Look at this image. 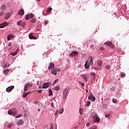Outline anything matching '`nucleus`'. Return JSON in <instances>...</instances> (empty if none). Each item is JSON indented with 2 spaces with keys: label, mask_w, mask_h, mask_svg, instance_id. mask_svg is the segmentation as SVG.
<instances>
[{
  "label": "nucleus",
  "mask_w": 129,
  "mask_h": 129,
  "mask_svg": "<svg viewBox=\"0 0 129 129\" xmlns=\"http://www.w3.org/2000/svg\"><path fill=\"white\" fill-rule=\"evenodd\" d=\"M90 65H93V57L90 56L88 60L86 61L85 64V68L86 69H89Z\"/></svg>",
  "instance_id": "f257e3e1"
},
{
  "label": "nucleus",
  "mask_w": 129,
  "mask_h": 129,
  "mask_svg": "<svg viewBox=\"0 0 129 129\" xmlns=\"http://www.w3.org/2000/svg\"><path fill=\"white\" fill-rule=\"evenodd\" d=\"M91 117L92 118H93V121L94 122H99L100 121V119L98 118V116H97V114L94 112H92L91 113Z\"/></svg>",
  "instance_id": "f03ea898"
},
{
  "label": "nucleus",
  "mask_w": 129,
  "mask_h": 129,
  "mask_svg": "<svg viewBox=\"0 0 129 129\" xmlns=\"http://www.w3.org/2000/svg\"><path fill=\"white\" fill-rule=\"evenodd\" d=\"M57 72H60L59 69H56V68H53L52 70H51V74H53V75H55V76H57V74H58Z\"/></svg>",
  "instance_id": "7ed1b4c3"
},
{
  "label": "nucleus",
  "mask_w": 129,
  "mask_h": 129,
  "mask_svg": "<svg viewBox=\"0 0 129 129\" xmlns=\"http://www.w3.org/2000/svg\"><path fill=\"white\" fill-rule=\"evenodd\" d=\"M8 114H10L13 115V116H15L17 114V110L15 109H12L11 110H9L8 112Z\"/></svg>",
  "instance_id": "20e7f679"
},
{
  "label": "nucleus",
  "mask_w": 129,
  "mask_h": 129,
  "mask_svg": "<svg viewBox=\"0 0 129 129\" xmlns=\"http://www.w3.org/2000/svg\"><path fill=\"white\" fill-rule=\"evenodd\" d=\"M33 86V84L31 83H27L24 86V91H27L29 89V87H32Z\"/></svg>",
  "instance_id": "39448f33"
},
{
  "label": "nucleus",
  "mask_w": 129,
  "mask_h": 129,
  "mask_svg": "<svg viewBox=\"0 0 129 129\" xmlns=\"http://www.w3.org/2000/svg\"><path fill=\"white\" fill-rule=\"evenodd\" d=\"M88 99L93 102V101H95V97L93 96V94H90L88 96Z\"/></svg>",
  "instance_id": "423d86ee"
},
{
  "label": "nucleus",
  "mask_w": 129,
  "mask_h": 129,
  "mask_svg": "<svg viewBox=\"0 0 129 129\" xmlns=\"http://www.w3.org/2000/svg\"><path fill=\"white\" fill-rule=\"evenodd\" d=\"M67 93H68V89H64L63 91L62 97L63 99H65L67 97Z\"/></svg>",
  "instance_id": "0eeeda50"
},
{
  "label": "nucleus",
  "mask_w": 129,
  "mask_h": 129,
  "mask_svg": "<svg viewBox=\"0 0 129 129\" xmlns=\"http://www.w3.org/2000/svg\"><path fill=\"white\" fill-rule=\"evenodd\" d=\"M9 25V23L7 22H4L1 24H0V29H3L5 28V27H7V26Z\"/></svg>",
  "instance_id": "6e6552de"
},
{
  "label": "nucleus",
  "mask_w": 129,
  "mask_h": 129,
  "mask_svg": "<svg viewBox=\"0 0 129 129\" xmlns=\"http://www.w3.org/2000/svg\"><path fill=\"white\" fill-rule=\"evenodd\" d=\"M78 55V52L76 51H72L70 54H69V56L70 57H75V56H77Z\"/></svg>",
  "instance_id": "1a4fd4ad"
},
{
  "label": "nucleus",
  "mask_w": 129,
  "mask_h": 129,
  "mask_svg": "<svg viewBox=\"0 0 129 129\" xmlns=\"http://www.w3.org/2000/svg\"><path fill=\"white\" fill-rule=\"evenodd\" d=\"M50 84H51L50 83H45L42 85V88L46 89L50 86Z\"/></svg>",
  "instance_id": "9d476101"
},
{
  "label": "nucleus",
  "mask_w": 129,
  "mask_h": 129,
  "mask_svg": "<svg viewBox=\"0 0 129 129\" xmlns=\"http://www.w3.org/2000/svg\"><path fill=\"white\" fill-rule=\"evenodd\" d=\"M15 88V86H11L10 87H8L7 89H6V91L7 92H11V91H12V90H13Z\"/></svg>",
  "instance_id": "9b49d317"
},
{
  "label": "nucleus",
  "mask_w": 129,
  "mask_h": 129,
  "mask_svg": "<svg viewBox=\"0 0 129 129\" xmlns=\"http://www.w3.org/2000/svg\"><path fill=\"white\" fill-rule=\"evenodd\" d=\"M55 66V64L53 62H50L49 65L48 66V70H51V69H53Z\"/></svg>",
  "instance_id": "f8f14e48"
},
{
  "label": "nucleus",
  "mask_w": 129,
  "mask_h": 129,
  "mask_svg": "<svg viewBox=\"0 0 129 129\" xmlns=\"http://www.w3.org/2000/svg\"><path fill=\"white\" fill-rule=\"evenodd\" d=\"M105 45H107V46H108L109 47H110V48H113V47H114L113 46V44H112V43L109 42H105Z\"/></svg>",
  "instance_id": "ddd939ff"
},
{
  "label": "nucleus",
  "mask_w": 129,
  "mask_h": 129,
  "mask_svg": "<svg viewBox=\"0 0 129 129\" xmlns=\"http://www.w3.org/2000/svg\"><path fill=\"white\" fill-rule=\"evenodd\" d=\"M29 37L31 40H37V37L33 36V33L30 34Z\"/></svg>",
  "instance_id": "4468645a"
},
{
  "label": "nucleus",
  "mask_w": 129,
  "mask_h": 129,
  "mask_svg": "<svg viewBox=\"0 0 129 129\" xmlns=\"http://www.w3.org/2000/svg\"><path fill=\"white\" fill-rule=\"evenodd\" d=\"M24 14H25V12L23 9H21L18 12V15H20V16H23Z\"/></svg>",
  "instance_id": "2eb2a0df"
},
{
  "label": "nucleus",
  "mask_w": 129,
  "mask_h": 129,
  "mask_svg": "<svg viewBox=\"0 0 129 129\" xmlns=\"http://www.w3.org/2000/svg\"><path fill=\"white\" fill-rule=\"evenodd\" d=\"M82 77L84 79L85 81H87L88 80V76L83 75Z\"/></svg>",
  "instance_id": "dca6fc26"
},
{
  "label": "nucleus",
  "mask_w": 129,
  "mask_h": 129,
  "mask_svg": "<svg viewBox=\"0 0 129 129\" xmlns=\"http://www.w3.org/2000/svg\"><path fill=\"white\" fill-rule=\"evenodd\" d=\"M10 17H11V14L10 13H7L6 16H5V20H8Z\"/></svg>",
  "instance_id": "f3484780"
},
{
  "label": "nucleus",
  "mask_w": 129,
  "mask_h": 129,
  "mask_svg": "<svg viewBox=\"0 0 129 129\" xmlns=\"http://www.w3.org/2000/svg\"><path fill=\"white\" fill-rule=\"evenodd\" d=\"M14 35H12V34H10L9 35H8L7 36V40L8 41H10V40H11V39H12V38H13Z\"/></svg>",
  "instance_id": "a211bd4d"
},
{
  "label": "nucleus",
  "mask_w": 129,
  "mask_h": 129,
  "mask_svg": "<svg viewBox=\"0 0 129 129\" xmlns=\"http://www.w3.org/2000/svg\"><path fill=\"white\" fill-rule=\"evenodd\" d=\"M9 72H10V69H6L3 71L4 74H5V75L8 74Z\"/></svg>",
  "instance_id": "6ab92c4d"
},
{
  "label": "nucleus",
  "mask_w": 129,
  "mask_h": 129,
  "mask_svg": "<svg viewBox=\"0 0 129 129\" xmlns=\"http://www.w3.org/2000/svg\"><path fill=\"white\" fill-rule=\"evenodd\" d=\"M29 93H30V92L24 93L23 95H22V97H26L27 95H28V94H29Z\"/></svg>",
  "instance_id": "aec40b11"
},
{
  "label": "nucleus",
  "mask_w": 129,
  "mask_h": 129,
  "mask_svg": "<svg viewBox=\"0 0 129 129\" xmlns=\"http://www.w3.org/2000/svg\"><path fill=\"white\" fill-rule=\"evenodd\" d=\"M48 92H49V96H50V95H52L53 94V93L52 92V90L51 89H50L48 90Z\"/></svg>",
  "instance_id": "412c9836"
},
{
  "label": "nucleus",
  "mask_w": 129,
  "mask_h": 129,
  "mask_svg": "<svg viewBox=\"0 0 129 129\" xmlns=\"http://www.w3.org/2000/svg\"><path fill=\"white\" fill-rule=\"evenodd\" d=\"M98 65L99 67L101 66V65H102V61L101 60H98Z\"/></svg>",
  "instance_id": "4be33fe9"
},
{
  "label": "nucleus",
  "mask_w": 129,
  "mask_h": 129,
  "mask_svg": "<svg viewBox=\"0 0 129 129\" xmlns=\"http://www.w3.org/2000/svg\"><path fill=\"white\" fill-rule=\"evenodd\" d=\"M91 103V102L90 101H88L86 103V104L85 105V106H89V105H90V104Z\"/></svg>",
  "instance_id": "5701e85b"
},
{
  "label": "nucleus",
  "mask_w": 129,
  "mask_h": 129,
  "mask_svg": "<svg viewBox=\"0 0 129 129\" xmlns=\"http://www.w3.org/2000/svg\"><path fill=\"white\" fill-rule=\"evenodd\" d=\"M6 6L5 5H2L1 7V10H2V11H5L6 10Z\"/></svg>",
  "instance_id": "b1692460"
},
{
  "label": "nucleus",
  "mask_w": 129,
  "mask_h": 129,
  "mask_svg": "<svg viewBox=\"0 0 129 129\" xmlns=\"http://www.w3.org/2000/svg\"><path fill=\"white\" fill-rule=\"evenodd\" d=\"M28 16L29 17V18H31V19H33L34 18V14H28Z\"/></svg>",
  "instance_id": "393cba45"
},
{
  "label": "nucleus",
  "mask_w": 129,
  "mask_h": 129,
  "mask_svg": "<svg viewBox=\"0 0 129 129\" xmlns=\"http://www.w3.org/2000/svg\"><path fill=\"white\" fill-rule=\"evenodd\" d=\"M59 81V79H56L53 83H52V85H55V84H56V83H57V82Z\"/></svg>",
  "instance_id": "a878e982"
},
{
  "label": "nucleus",
  "mask_w": 129,
  "mask_h": 129,
  "mask_svg": "<svg viewBox=\"0 0 129 129\" xmlns=\"http://www.w3.org/2000/svg\"><path fill=\"white\" fill-rule=\"evenodd\" d=\"M59 89H60V87H59V86H55V88H54V90H56V91H57V90H59Z\"/></svg>",
  "instance_id": "bb28decb"
},
{
  "label": "nucleus",
  "mask_w": 129,
  "mask_h": 129,
  "mask_svg": "<svg viewBox=\"0 0 129 129\" xmlns=\"http://www.w3.org/2000/svg\"><path fill=\"white\" fill-rule=\"evenodd\" d=\"M23 123H24V121H23V120H21V121H18V124L19 125H21V124H23Z\"/></svg>",
  "instance_id": "cd10ccee"
},
{
  "label": "nucleus",
  "mask_w": 129,
  "mask_h": 129,
  "mask_svg": "<svg viewBox=\"0 0 129 129\" xmlns=\"http://www.w3.org/2000/svg\"><path fill=\"white\" fill-rule=\"evenodd\" d=\"M29 19H30V16H29V14H27L25 16V19L26 20V21H28V20H29Z\"/></svg>",
  "instance_id": "c85d7f7f"
},
{
  "label": "nucleus",
  "mask_w": 129,
  "mask_h": 129,
  "mask_svg": "<svg viewBox=\"0 0 129 129\" xmlns=\"http://www.w3.org/2000/svg\"><path fill=\"white\" fill-rule=\"evenodd\" d=\"M125 77V74L124 73H121V78H123V77Z\"/></svg>",
  "instance_id": "c756f323"
},
{
  "label": "nucleus",
  "mask_w": 129,
  "mask_h": 129,
  "mask_svg": "<svg viewBox=\"0 0 129 129\" xmlns=\"http://www.w3.org/2000/svg\"><path fill=\"white\" fill-rule=\"evenodd\" d=\"M112 102H113V103H116V102H117V100L116 99L113 98Z\"/></svg>",
  "instance_id": "7c9ffc66"
},
{
  "label": "nucleus",
  "mask_w": 129,
  "mask_h": 129,
  "mask_svg": "<svg viewBox=\"0 0 129 129\" xmlns=\"http://www.w3.org/2000/svg\"><path fill=\"white\" fill-rule=\"evenodd\" d=\"M52 11V8H49L47 9V13H50Z\"/></svg>",
  "instance_id": "2f4dec72"
},
{
  "label": "nucleus",
  "mask_w": 129,
  "mask_h": 129,
  "mask_svg": "<svg viewBox=\"0 0 129 129\" xmlns=\"http://www.w3.org/2000/svg\"><path fill=\"white\" fill-rule=\"evenodd\" d=\"M83 110H84L83 108H81V109H80V114H82V113H83Z\"/></svg>",
  "instance_id": "473e14b6"
},
{
  "label": "nucleus",
  "mask_w": 129,
  "mask_h": 129,
  "mask_svg": "<svg viewBox=\"0 0 129 129\" xmlns=\"http://www.w3.org/2000/svg\"><path fill=\"white\" fill-rule=\"evenodd\" d=\"M22 23V21H21L18 22L17 23V26H21V25H22V23Z\"/></svg>",
  "instance_id": "72a5a7b5"
},
{
  "label": "nucleus",
  "mask_w": 129,
  "mask_h": 129,
  "mask_svg": "<svg viewBox=\"0 0 129 129\" xmlns=\"http://www.w3.org/2000/svg\"><path fill=\"white\" fill-rule=\"evenodd\" d=\"M105 69H110V66H109V65L106 66Z\"/></svg>",
  "instance_id": "f704fd0d"
},
{
  "label": "nucleus",
  "mask_w": 129,
  "mask_h": 129,
  "mask_svg": "<svg viewBox=\"0 0 129 129\" xmlns=\"http://www.w3.org/2000/svg\"><path fill=\"white\" fill-rule=\"evenodd\" d=\"M12 56H15V55H17V51H15V52H13L11 54Z\"/></svg>",
  "instance_id": "c9c22d12"
},
{
  "label": "nucleus",
  "mask_w": 129,
  "mask_h": 129,
  "mask_svg": "<svg viewBox=\"0 0 129 129\" xmlns=\"http://www.w3.org/2000/svg\"><path fill=\"white\" fill-rule=\"evenodd\" d=\"M63 111H64V109H61L59 111V113H63Z\"/></svg>",
  "instance_id": "e433bc0d"
},
{
  "label": "nucleus",
  "mask_w": 129,
  "mask_h": 129,
  "mask_svg": "<svg viewBox=\"0 0 129 129\" xmlns=\"http://www.w3.org/2000/svg\"><path fill=\"white\" fill-rule=\"evenodd\" d=\"M50 129H54V126L53 125V123H52L50 124Z\"/></svg>",
  "instance_id": "4c0bfd02"
},
{
  "label": "nucleus",
  "mask_w": 129,
  "mask_h": 129,
  "mask_svg": "<svg viewBox=\"0 0 129 129\" xmlns=\"http://www.w3.org/2000/svg\"><path fill=\"white\" fill-rule=\"evenodd\" d=\"M58 112H59V110H56L55 112L54 113V115H57V114H58Z\"/></svg>",
  "instance_id": "58836bf2"
},
{
  "label": "nucleus",
  "mask_w": 129,
  "mask_h": 129,
  "mask_svg": "<svg viewBox=\"0 0 129 129\" xmlns=\"http://www.w3.org/2000/svg\"><path fill=\"white\" fill-rule=\"evenodd\" d=\"M36 19L34 18L32 19V21H31L30 22H32V23H36Z\"/></svg>",
  "instance_id": "ea45409f"
},
{
  "label": "nucleus",
  "mask_w": 129,
  "mask_h": 129,
  "mask_svg": "<svg viewBox=\"0 0 129 129\" xmlns=\"http://www.w3.org/2000/svg\"><path fill=\"white\" fill-rule=\"evenodd\" d=\"M97 127V126L96 125H94L91 127V129H96Z\"/></svg>",
  "instance_id": "a19ab883"
},
{
  "label": "nucleus",
  "mask_w": 129,
  "mask_h": 129,
  "mask_svg": "<svg viewBox=\"0 0 129 129\" xmlns=\"http://www.w3.org/2000/svg\"><path fill=\"white\" fill-rule=\"evenodd\" d=\"M8 126L9 127H12V126H13V124L12 123L9 124Z\"/></svg>",
  "instance_id": "79ce46f5"
},
{
  "label": "nucleus",
  "mask_w": 129,
  "mask_h": 129,
  "mask_svg": "<svg viewBox=\"0 0 129 129\" xmlns=\"http://www.w3.org/2000/svg\"><path fill=\"white\" fill-rule=\"evenodd\" d=\"M90 75H92V76H95L96 75L95 73H91Z\"/></svg>",
  "instance_id": "37998d69"
},
{
  "label": "nucleus",
  "mask_w": 129,
  "mask_h": 129,
  "mask_svg": "<svg viewBox=\"0 0 129 129\" xmlns=\"http://www.w3.org/2000/svg\"><path fill=\"white\" fill-rule=\"evenodd\" d=\"M22 116V114H19L16 116V118H19V117H21Z\"/></svg>",
  "instance_id": "c03bdc74"
},
{
  "label": "nucleus",
  "mask_w": 129,
  "mask_h": 129,
  "mask_svg": "<svg viewBox=\"0 0 129 129\" xmlns=\"http://www.w3.org/2000/svg\"><path fill=\"white\" fill-rule=\"evenodd\" d=\"M3 15H4V11H2V12H1L0 17H2V16H3Z\"/></svg>",
  "instance_id": "a18cd8bd"
},
{
  "label": "nucleus",
  "mask_w": 129,
  "mask_h": 129,
  "mask_svg": "<svg viewBox=\"0 0 129 129\" xmlns=\"http://www.w3.org/2000/svg\"><path fill=\"white\" fill-rule=\"evenodd\" d=\"M100 50H101L102 51H104L105 49L104 48H103V47H101L100 48Z\"/></svg>",
  "instance_id": "49530a36"
},
{
  "label": "nucleus",
  "mask_w": 129,
  "mask_h": 129,
  "mask_svg": "<svg viewBox=\"0 0 129 129\" xmlns=\"http://www.w3.org/2000/svg\"><path fill=\"white\" fill-rule=\"evenodd\" d=\"M80 84H81V86H85V84H84V83H80Z\"/></svg>",
  "instance_id": "de8ad7c7"
},
{
  "label": "nucleus",
  "mask_w": 129,
  "mask_h": 129,
  "mask_svg": "<svg viewBox=\"0 0 129 129\" xmlns=\"http://www.w3.org/2000/svg\"><path fill=\"white\" fill-rule=\"evenodd\" d=\"M45 25H47V24H48V21L47 20H45V22H44Z\"/></svg>",
  "instance_id": "09e8293b"
},
{
  "label": "nucleus",
  "mask_w": 129,
  "mask_h": 129,
  "mask_svg": "<svg viewBox=\"0 0 129 129\" xmlns=\"http://www.w3.org/2000/svg\"><path fill=\"white\" fill-rule=\"evenodd\" d=\"M8 46L9 47H11V46H12V43H9Z\"/></svg>",
  "instance_id": "8fccbe9b"
},
{
  "label": "nucleus",
  "mask_w": 129,
  "mask_h": 129,
  "mask_svg": "<svg viewBox=\"0 0 129 129\" xmlns=\"http://www.w3.org/2000/svg\"><path fill=\"white\" fill-rule=\"evenodd\" d=\"M110 115V114L105 115V117H108Z\"/></svg>",
  "instance_id": "3c124183"
},
{
  "label": "nucleus",
  "mask_w": 129,
  "mask_h": 129,
  "mask_svg": "<svg viewBox=\"0 0 129 129\" xmlns=\"http://www.w3.org/2000/svg\"><path fill=\"white\" fill-rule=\"evenodd\" d=\"M86 125L87 126H89L90 125L89 123H87Z\"/></svg>",
  "instance_id": "603ef678"
},
{
  "label": "nucleus",
  "mask_w": 129,
  "mask_h": 129,
  "mask_svg": "<svg viewBox=\"0 0 129 129\" xmlns=\"http://www.w3.org/2000/svg\"><path fill=\"white\" fill-rule=\"evenodd\" d=\"M78 127H79L78 126H76L75 127V129H78Z\"/></svg>",
  "instance_id": "864d4df0"
},
{
  "label": "nucleus",
  "mask_w": 129,
  "mask_h": 129,
  "mask_svg": "<svg viewBox=\"0 0 129 129\" xmlns=\"http://www.w3.org/2000/svg\"><path fill=\"white\" fill-rule=\"evenodd\" d=\"M34 103H35V104H37L38 101H35V102H34Z\"/></svg>",
  "instance_id": "5fc2aeb1"
},
{
  "label": "nucleus",
  "mask_w": 129,
  "mask_h": 129,
  "mask_svg": "<svg viewBox=\"0 0 129 129\" xmlns=\"http://www.w3.org/2000/svg\"><path fill=\"white\" fill-rule=\"evenodd\" d=\"M88 42H90V41H87V42H86V44H87V45H88Z\"/></svg>",
  "instance_id": "6e6d98bb"
},
{
  "label": "nucleus",
  "mask_w": 129,
  "mask_h": 129,
  "mask_svg": "<svg viewBox=\"0 0 129 129\" xmlns=\"http://www.w3.org/2000/svg\"><path fill=\"white\" fill-rule=\"evenodd\" d=\"M90 48H92V47H93V45H91L90 46Z\"/></svg>",
  "instance_id": "4d7b16f0"
},
{
  "label": "nucleus",
  "mask_w": 129,
  "mask_h": 129,
  "mask_svg": "<svg viewBox=\"0 0 129 129\" xmlns=\"http://www.w3.org/2000/svg\"><path fill=\"white\" fill-rule=\"evenodd\" d=\"M51 105L52 106V107H54V105H53V103L51 104Z\"/></svg>",
  "instance_id": "13d9d810"
},
{
  "label": "nucleus",
  "mask_w": 129,
  "mask_h": 129,
  "mask_svg": "<svg viewBox=\"0 0 129 129\" xmlns=\"http://www.w3.org/2000/svg\"><path fill=\"white\" fill-rule=\"evenodd\" d=\"M38 111H41V109L40 108L38 109Z\"/></svg>",
  "instance_id": "bf43d9fd"
},
{
  "label": "nucleus",
  "mask_w": 129,
  "mask_h": 129,
  "mask_svg": "<svg viewBox=\"0 0 129 129\" xmlns=\"http://www.w3.org/2000/svg\"><path fill=\"white\" fill-rule=\"evenodd\" d=\"M38 92H42V91H41V90H38Z\"/></svg>",
  "instance_id": "052dcab7"
},
{
  "label": "nucleus",
  "mask_w": 129,
  "mask_h": 129,
  "mask_svg": "<svg viewBox=\"0 0 129 129\" xmlns=\"http://www.w3.org/2000/svg\"><path fill=\"white\" fill-rule=\"evenodd\" d=\"M18 51H19V49H17L16 51V52H18Z\"/></svg>",
  "instance_id": "680f3d73"
},
{
  "label": "nucleus",
  "mask_w": 129,
  "mask_h": 129,
  "mask_svg": "<svg viewBox=\"0 0 129 129\" xmlns=\"http://www.w3.org/2000/svg\"><path fill=\"white\" fill-rule=\"evenodd\" d=\"M37 2H40V1H41V0H37Z\"/></svg>",
  "instance_id": "e2e57ef3"
},
{
  "label": "nucleus",
  "mask_w": 129,
  "mask_h": 129,
  "mask_svg": "<svg viewBox=\"0 0 129 129\" xmlns=\"http://www.w3.org/2000/svg\"><path fill=\"white\" fill-rule=\"evenodd\" d=\"M86 92H88V90H86Z\"/></svg>",
  "instance_id": "0e129e2a"
}]
</instances>
